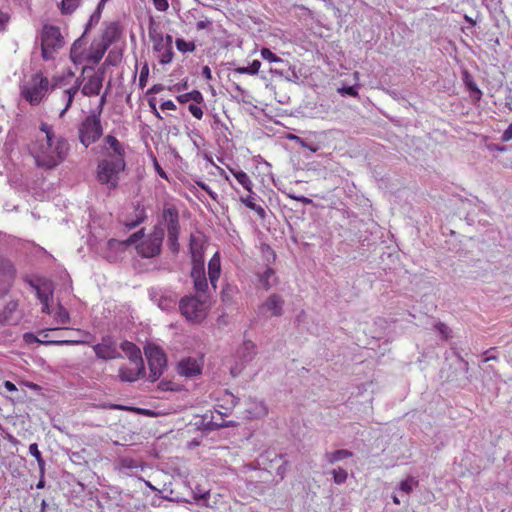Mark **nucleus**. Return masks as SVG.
<instances>
[{"label": "nucleus", "instance_id": "nucleus-26", "mask_svg": "<svg viewBox=\"0 0 512 512\" xmlns=\"http://www.w3.org/2000/svg\"><path fill=\"white\" fill-rule=\"evenodd\" d=\"M352 456L353 453L351 451L347 449H339L333 452H326L324 454V459L328 464H335L336 462L342 461Z\"/></svg>", "mask_w": 512, "mask_h": 512}, {"label": "nucleus", "instance_id": "nucleus-6", "mask_svg": "<svg viewBox=\"0 0 512 512\" xmlns=\"http://www.w3.org/2000/svg\"><path fill=\"white\" fill-rule=\"evenodd\" d=\"M84 74H86V77L81 80L82 94L88 97L99 95L105 78L104 65L97 70H94L93 67L85 66L82 70V75Z\"/></svg>", "mask_w": 512, "mask_h": 512}, {"label": "nucleus", "instance_id": "nucleus-2", "mask_svg": "<svg viewBox=\"0 0 512 512\" xmlns=\"http://www.w3.org/2000/svg\"><path fill=\"white\" fill-rule=\"evenodd\" d=\"M29 151L38 168L53 170L66 160L70 144L66 138L36 140L30 145Z\"/></svg>", "mask_w": 512, "mask_h": 512}, {"label": "nucleus", "instance_id": "nucleus-23", "mask_svg": "<svg viewBox=\"0 0 512 512\" xmlns=\"http://www.w3.org/2000/svg\"><path fill=\"white\" fill-rule=\"evenodd\" d=\"M153 50L157 53L160 64L166 65L172 62L174 56L172 46H168L164 43H158L156 45H153Z\"/></svg>", "mask_w": 512, "mask_h": 512}, {"label": "nucleus", "instance_id": "nucleus-11", "mask_svg": "<svg viewBox=\"0 0 512 512\" xmlns=\"http://www.w3.org/2000/svg\"><path fill=\"white\" fill-rule=\"evenodd\" d=\"M145 355L149 365V379L156 381L162 375L163 370L166 367V356L161 348L154 344H148L145 347Z\"/></svg>", "mask_w": 512, "mask_h": 512}, {"label": "nucleus", "instance_id": "nucleus-8", "mask_svg": "<svg viewBox=\"0 0 512 512\" xmlns=\"http://www.w3.org/2000/svg\"><path fill=\"white\" fill-rule=\"evenodd\" d=\"M64 81H65V78H63V77H55V78H53L52 84H51L52 89H63L60 94V101L63 104V108L60 110V113H59L60 118L64 117V115L70 109V107L72 106V103H73L76 95H78L79 89L82 85L80 77H78L75 80L73 85H71L67 88H64V86H65Z\"/></svg>", "mask_w": 512, "mask_h": 512}, {"label": "nucleus", "instance_id": "nucleus-61", "mask_svg": "<svg viewBox=\"0 0 512 512\" xmlns=\"http://www.w3.org/2000/svg\"><path fill=\"white\" fill-rule=\"evenodd\" d=\"M202 76L205 77L206 79L212 78L211 69L208 66H204L202 68Z\"/></svg>", "mask_w": 512, "mask_h": 512}, {"label": "nucleus", "instance_id": "nucleus-47", "mask_svg": "<svg viewBox=\"0 0 512 512\" xmlns=\"http://www.w3.org/2000/svg\"><path fill=\"white\" fill-rule=\"evenodd\" d=\"M120 465L122 468H125V469H134V468L138 467V464L136 463V461H134L132 458H129V457H122L120 459Z\"/></svg>", "mask_w": 512, "mask_h": 512}, {"label": "nucleus", "instance_id": "nucleus-22", "mask_svg": "<svg viewBox=\"0 0 512 512\" xmlns=\"http://www.w3.org/2000/svg\"><path fill=\"white\" fill-rule=\"evenodd\" d=\"M132 364L143 362L140 349L130 341H123L120 345Z\"/></svg>", "mask_w": 512, "mask_h": 512}, {"label": "nucleus", "instance_id": "nucleus-32", "mask_svg": "<svg viewBox=\"0 0 512 512\" xmlns=\"http://www.w3.org/2000/svg\"><path fill=\"white\" fill-rule=\"evenodd\" d=\"M417 486H418V480H416L414 477H408L405 480L400 482L399 487H398V492L408 495Z\"/></svg>", "mask_w": 512, "mask_h": 512}, {"label": "nucleus", "instance_id": "nucleus-17", "mask_svg": "<svg viewBox=\"0 0 512 512\" xmlns=\"http://www.w3.org/2000/svg\"><path fill=\"white\" fill-rule=\"evenodd\" d=\"M133 368L121 367L119 369V378L123 382H134L144 374V363L133 364Z\"/></svg>", "mask_w": 512, "mask_h": 512}, {"label": "nucleus", "instance_id": "nucleus-30", "mask_svg": "<svg viewBox=\"0 0 512 512\" xmlns=\"http://www.w3.org/2000/svg\"><path fill=\"white\" fill-rule=\"evenodd\" d=\"M464 83L471 92V97L475 101H479L482 97V91L478 88L477 84L468 73L464 74Z\"/></svg>", "mask_w": 512, "mask_h": 512}, {"label": "nucleus", "instance_id": "nucleus-29", "mask_svg": "<svg viewBox=\"0 0 512 512\" xmlns=\"http://www.w3.org/2000/svg\"><path fill=\"white\" fill-rule=\"evenodd\" d=\"M237 182L247 191L252 192V181L249 176L242 170L230 169Z\"/></svg>", "mask_w": 512, "mask_h": 512}, {"label": "nucleus", "instance_id": "nucleus-45", "mask_svg": "<svg viewBox=\"0 0 512 512\" xmlns=\"http://www.w3.org/2000/svg\"><path fill=\"white\" fill-rule=\"evenodd\" d=\"M437 331L441 334L443 339H449L451 337V329L444 323L439 322L435 325Z\"/></svg>", "mask_w": 512, "mask_h": 512}, {"label": "nucleus", "instance_id": "nucleus-49", "mask_svg": "<svg viewBox=\"0 0 512 512\" xmlns=\"http://www.w3.org/2000/svg\"><path fill=\"white\" fill-rule=\"evenodd\" d=\"M144 218H145V213H144V210L141 209L138 211L137 219L135 221L127 223L126 225L129 228H135L137 225H139L141 222H143Z\"/></svg>", "mask_w": 512, "mask_h": 512}, {"label": "nucleus", "instance_id": "nucleus-13", "mask_svg": "<svg viewBox=\"0 0 512 512\" xmlns=\"http://www.w3.org/2000/svg\"><path fill=\"white\" fill-rule=\"evenodd\" d=\"M256 355V344L251 340H245L236 352V358L239 361L235 367L231 368V373L236 376L238 375L243 366L251 362Z\"/></svg>", "mask_w": 512, "mask_h": 512}, {"label": "nucleus", "instance_id": "nucleus-33", "mask_svg": "<svg viewBox=\"0 0 512 512\" xmlns=\"http://www.w3.org/2000/svg\"><path fill=\"white\" fill-rule=\"evenodd\" d=\"M241 201L251 210L255 211L261 218L265 217V210L263 207L257 205L252 196H247L245 198H241Z\"/></svg>", "mask_w": 512, "mask_h": 512}, {"label": "nucleus", "instance_id": "nucleus-63", "mask_svg": "<svg viewBox=\"0 0 512 512\" xmlns=\"http://www.w3.org/2000/svg\"><path fill=\"white\" fill-rule=\"evenodd\" d=\"M162 90V86L160 84H157V85H154L152 88H151V92L153 93H158Z\"/></svg>", "mask_w": 512, "mask_h": 512}, {"label": "nucleus", "instance_id": "nucleus-62", "mask_svg": "<svg viewBox=\"0 0 512 512\" xmlns=\"http://www.w3.org/2000/svg\"><path fill=\"white\" fill-rule=\"evenodd\" d=\"M163 42L164 44L168 45V46H172V36L167 34L163 37Z\"/></svg>", "mask_w": 512, "mask_h": 512}, {"label": "nucleus", "instance_id": "nucleus-35", "mask_svg": "<svg viewBox=\"0 0 512 512\" xmlns=\"http://www.w3.org/2000/svg\"><path fill=\"white\" fill-rule=\"evenodd\" d=\"M260 67H261V62L259 60H253L252 63L248 66L236 68V72L240 73V74L255 75L258 73Z\"/></svg>", "mask_w": 512, "mask_h": 512}, {"label": "nucleus", "instance_id": "nucleus-10", "mask_svg": "<svg viewBox=\"0 0 512 512\" xmlns=\"http://www.w3.org/2000/svg\"><path fill=\"white\" fill-rule=\"evenodd\" d=\"M163 221L167 229L168 245L173 253L179 251L178 237L180 233L179 215L174 207L164 208Z\"/></svg>", "mask_w": 512, "mask_h": 512}, {"label": "nucleus", "instance_id": "nucleus-51", "mask_svg": "<svg viewBox=\"0 0 512 512\" xmlns=\"http://www.w3.org/2000/svg\"><path fill=\"white\" fill-rule=\"evenodd\" d=\"M153 4L155 8L160 12L166 11L169 7L168 0H153Z\"/></svg>", "mask_w": 512, "mask_h": 512}, {"label": "nucleus", "instance_id": "nucleus-39", "mask_svg": "<svg viewBox=\"0 0 512 512\" xmlns=\"http://www.w3.org/2000/svg\"><path fill=\"white\" fill-rule=\"evenodd\" d=\"M40 131L44 133V137L40 140H49V138H64L61 135H56L53 127L47 123H41Z\"/></svg>", "mask_w": 512, "mask_h": 512}, {"label": "nucleus", "instance_id": "nucleus-54", "mask_svg": "<svg viewBox=\"0 0 512 512\" xmlns=\"http://www.w3.org/2000/svg\"><path fill=\"white\" fill-rule=\"evenodd\" d=\"M102 11L103 10H98V6L96 7V10L94 11V13L90 17V20H89V23H88V27L92 26L93 24L98 23V21L100 20Z\"/></svg>", "mask_w": 512, "mask_h": 512}, {"label": "nucleus", "instance_id": "nucleus-43", "mask_svg": "<svg viewBox=\"0 0 512 512\" xmlns=\"http://www.w3.org/2000/svg\"><path fill=\"white\" fill-rule=\"evenodd\" d=\"M288 139L292 140V141H295L297 144H299L301 147L303 148H307L309 149L311 152H316L318 150V147L317 146H314V145H311L309 143H307L304 139H302L301 137L299 136H296V135H289L288 136Z\"/></svg>", "mask_w": 512, "mask_h": 512}, {"label": "nucleus", "instance_id": "nucleus-56", "mask_svg": "<svg viewBox=\"0 0 512 512\" xmlns=\"http://www.w3.org/2000/svg\"><path fill=\"white\" fill-rule=\"evenodd\" d=\"M501 140L503 142H508V141L512 140V123L502 133Z\"/></svg>", "mask_w": 512, "mask_h": 512}, {"label": "nucleus", "instance_id": "nucleus-57", "mask_svg": "<svg viewBox=\"0 0 512 512\" xmlns=\"http://www.w3.org/2000/svg\"><path fill=\"white\" fill-rule=\"evenodd\" d=\"M211 25H212V22H211V20H209V19L199 20V21L196 23V29H197V30H204V29H208Z\"/></svg>", "mask_w": 512, "mask_h": 512}, {"label": "nucleus", "instance_id": "nucleus-41", "mask_svg": "<svg viewBox=\"0 0 512 512\" xmlns=\"http://www.w3.org/2000/svg\"><path fill=\"white\" fill-rule=\"evenodd\" d=\"M260 53H261L262 58L269 62H274V63H282L283 62V59L278 57L275 53H273L268 48H262Z\"/></svg>", "mask_w": 512, "mask_h": 512}, {"label": "nucleus", "instance_id": "nucleus-12", "mask_svg": "<svg viewBox=\"0 0 512 512\" xmlns=\"http://www.w3.org/2000/svg\"><path fill=\"white\" fill-rule=\"evenodd\" d=\"M284 298L276 293L270 294L260 305L257 306L256 315L262 319L281 317L284 313Z\"/></svg>", "mask_w": 512, "mask_h": 512}, {"label": "nucleus", "instance_id": "nucleus-59", "mask_svg": "<svg viewBox=\"0 0 512 512\" xmlns=\"http://www.w3.org/2000/svg\"><path fill=\"white\" fill-rule=\"evenodd\" d=\"M154 167H155L157 174L161 178L167 179V175H166L165 171L161 168V166L159 165V163L157 162L156 159H154Z\"/></svg>", "mask_w": 512, "mask_h": 512}, {"label": "nucleus", "instance_id": "nucleus-27", "mask_svg": "<svg viewBox=\"0 0 512 512\" xmlns=\"http://www.w3.org/2000/svg\"><path fill=\"white\" fill-rule=\"evenodd\" d=\"M148 36H149V39L152 41L153 45H156L158 43L159 44L164 43L163 42L164 35L161 33L158 25L156 24V22L153 19L150 20V23L148 26Z\"/></svg>", "mask_w": 512, "mask_h": 512}, {"label": "nucleus", "instance_id": "nucleus-52", "mask_svg": "<svg viewBox=\"0 0 512 512\" xmlns=\"http://www.w3.org/2000/svg\"><path fill=\"white\" fill-rule=\"evenodd\" d=\"M209 495H210L209 490L202 491V490L197 489V491H194V499L197 502L202 501V500H207L209 498Z\"/></svg>", "mask_w": 512, "mask_h": 512}, {"label": "nucleus", "instance_id": "nucleus-58", "mask_svg": "<svg viewBox=\"0 0 512 512\" xmlns=\"http://www.w3.org/2000/svg\"><path fill=\"white\" fill-rule=\"evenodd\" d=\"M161 109L162 110H175L176 109V105L174 104L173 101L167 100V101H164L161 104Z\"/></svg>", "mask_w": 512, "mask_h": 512}, {"label": "nucleus", "instance_id": "nucleus-16", "mask_svg": "<svg viewBox=\"0 0 512 512\" xmlns=\"http://www.w3.org/2000/svg\"><path fill=\"white\" fill-rule=\"evenodd\" d=\"M151 299L157 303L158 307L164 311H169L176 306L177 303V295L172 291H162L151 289L150 290Z\"/></svg>", "mask_w": 512, "mask_h": 512}, {"label": "nucleus", "instance_id": "nucleus-28", "mask_svg": "<svg viewBox=\"0 0 512 512\" xmlns=\"http://www.w3.org/2000/svg\"><path fill=\"white\" fill-rule=\"evenodd\" d=\"M177 100L182 104L188 103L190 101H193L197 104H201L203 103L204 98L200 91L192 90L191 92L178 95Z\"/></svg>", "mask_w": 512, "mask_h": 512}, {"label": "nucleus", "instance_id": "nucleus-14", "mask_svg": "<svg viewBox=\"0 0 512 512\" xmlns=\"http://www.w3.org/2000/svg\"><path fill=\"white\" fill-rule=\"evenodd\" d=\"M142 230L132 234L128 239L124 241H119L116 239H110L107 242L108 253L106 258L110 262H114L118 259V254L122 253L129 245L137 242L140 235H142Z\"/></svg>", "mask_w": 512, "mask_h": 512}, {"label": "nucleus", "instance_id": "nucleus-7", "mask_svg": "<svg viewBox=\"0 0 512 512\" xmlns=\"http://www.w3.org/2000/svg\"><path fill=\"white\" fill-rule=\"evenodd\" d=\"M181 314L193 323H200L206 317L205 302L195 296H185L179 302Z\"/></svg>", "mask_w": 512, "mask_h": 512}, {"label": "nucleus", "instance_id": "nucleus-9", "mask_svg": "<svg viewBox=\"0 0 512 512\" xmlns=\"http://www.w3.org/2000/svg\"><path fill=\"white\" fill-rule=\"evenodd\" d=\"M163 238L164 229L159 226L154 227L152 233L137 245V252L144 258L157 256L161 251Z\"/></svg>", "mask_w": 512, "mask_h": 512}, {"label": "nucleus", "instance_id": "nucleus-46", "mask_svg": "<svg viewBox=\"0 0 512 512\" xmlns=\"http://www.w3.org/2000/svg\"><path fill=\"white\" fill-rule=\"evenodd\" d=\"M189 112L197 119H201L203 117V110L197 103L189 104L188 106Z\"/></svg>", "mask_w": 512, "mask_h": 512}, {"label": "nucleus", "instance_id": "nucleus-40", "mask_svg": "<svg viewBox=\"0 0 512 512\" xmlns=\"http://www.w3.org/2000/svg\"><path fill=\"white\" fill-rule=\"evenodd\" d=\"M54 317H55L56 322L59 324H66L70 320L68 311L61 305L58 306V309L55 312Z\"/></svg>", "mask_w": 512, "mask_h": 512}, {"label": "nucleus", "instance_id": "nucleus-53", "mask_svg": "<svg viewBox=\"0 0 512 512\" xmlns=\"http://www.w3.org/2000/svg\"><path fill=\"white\" fill-rule=\"evenodd\" d=\"M339 91L343 95L345 94V95H349V96H352V97H356L358 95V91H357V88L355 86L343 87Z\"/></svg>", "mask_w": 512, "mask_h": 512}, {"label": "nucleus", "instance_id": "nucleus-42", "mask_svg": "<svg viewBox=\"0 0 512 512\" xmlns=\"http://www.w3.org/2000/svg\"><path fill=\"white\" fill-rule=\"evenodd\" d=\"M333 480L336 484H343L347 480V472L343 468H337L332 471Z\"/></svg>", "mask_w": 512, "mask_h": 512}, {"label": "nucleus", "instance_id": "nucleus-64", "mask_svg": "<svg viewBox=\"0 0 512 512\" xmlns=\"http://www.w3.org/2000/svg\"><path fill=\"white\" fill-rule=\"evenodd\" d=\"M50 330H42L39 332V336H41L42 338H40L41 340H46V338L48 337V332Z\"/></svg>", "mask_w": 512, "mask_h": 512}, {"label": "nucleus", "instance_id": "nucleus-20", "mask_svg": "<svg viewBox=\"0 0 512 512\" xmlns=\"http://www.w3.org/2000/svg\"><path fill=\"white\" fill-rule=\"evenodd\" d=\"M191 278L193 279L194 288L197 292H205L208 288V282L205 276V269L200 265L192 267Z\"/></svg>", "mask_w": 512, "mask_h": 512}, {"label": "nucleus", "instance_id": "nucleus-4", "mask_svg": "<svg viewBox=\"0 0 512 512\" xmlns=\"http://www.w3.org/2000/svg\"><path fill=\"white\" fill-rule=\"evenodd\" d=\"M64 38L59 27L44 25L41 33V52L44 60L54 59L55 54L64 46Z\"/></svg>", "mask_w": 512, "mask_h": 512}, {"label": "nucleus", "instance_id": "nucleus-50", "mask_svg": "<svg viewBox=\"0 0 512 512\" xmlns=\"http://www.w3.org/2000/svg\"><path fill=\"white\" fill-rule=\"evenodd\" d=\"M267 409L266 407L262 404V403H259L257 404L256 406V412L253 413L251 416H249L250 418H257V417H262V416H265L267 414Z\"/></svg>", "mask_w": 512, "mask_h": 512}, {"label": "nucleus", "instance_id": "nucleus-34", "mask_svg": "<svg viewBox=\"0 0 512 512\" xmlns=\"http://www.w3.org/2000/svg\"><path fill=\"white\" fill-rule=\"evenodd\" d=\"M81 0H62L60 10L62 14L73 13L80 5Z\"/></svg>", "mask_w": 512, "mask_h": 512}, {"label": "nucleus", "instance_id": "nucleus-19", "mask_svg": "<svg viewBox=\"0 0 512 512\" xmlns=\"http://www.w3.org/2000/svg\"><path fill=\"white\" fill-rule=\"evenodd\" d=\"M178 372L186 377H194L201 373V367L195 359H185L179 363Z\"/></svg>", "mask_w": 512, "mask_h": 512}, {"label": "nucleus", "instance_id": "nucleus-55", "mask_svg": "<svg viewBox=\"0 0 512 512\" xmlns=\"http://www.w3.org/2000/svg\"><path fill=\"white\" fill-rule=\"evenodd\" d=\"M10 20V17L7 13L0 10V29L4 30Z\"/></svg>", "mask_w": 512, "mask_h": 512}, {"label": "nucleus", "instance_id": "nucleus-31", "mask_svg": "<svg viewBox=\"0 0 512 512\" xmlns=\"http://www.w3.org/2000/svg\"><path fill=\"white\" fill-rule=\"evenodd\" d=\"M106 49V45H102L100 43L97 44V46H92L87 59L97 64L103 58Z\"/></svg>", "mask_w": 512, "mask_h": 512}, {"label": "nucleus", "instance_id": "nucleus-37", "mask_svg": "<svg viewBox=\"0 0 512 512\" xmlns=\"http://www.w3.org/2000/svg\"><path fill=\"white\" fill-rule=\"evenodd\" d=\"M176 48L182 52H193L196 49L194 42H187L183 38H177L175 41Z\"/></svg>", "mask_w": 512, "mask_h": 512}, {"label": "nucleus", "instance_id": "nucleus-21", "mask_svg": "<svg viewBox=\"0 0 512 512\" xmlns=\"http://www.w3.org/2000/svg\"><path fill=\"white\" fill-rule=\"evenodd\" d=\"M221 263L219 253L216 252L208 263V275L209 280L214 289H216V283L220 277Z\"/></svg>", "mask_w": 512, "mask_h": 512}, {"label": "nucleus", "instance_id": "nucleus-1", "mask_svg": "<svg viewBox=\"0 0 512 512\" xmlns=\"http://www.w3.org/2000/svg\"><path fill=\"white\" fill-rule=\"evenodd\" d=\"M101 154L103 157L97 163L96 179L107 190H115L126 168L125 146L115 136L108 134L103 139Z\"/></svg>", "mask_w": 512, "mask_h": 512}, {"label": "nucleus", "instance_id": "nucleus-15", "mask_svg": "<svg viewBox=\"0 0 512 512\" xmlns=\"http://www.w3.org/2000/svg\"><path fill=\"white\" fill-rule=\"evenodd\" d=\"M92 348L99 359L112 360L121 357V354L111 337H104L101 343L93 345Z\"/></svg>", "mask_w": 512, "mask_h": 512}, {"label": "nucleus", "instance_id": "nucleus-3", "mask_svg": "<svg viewBox=\"0 0 512 512\" xmlns=\"http://www.w3.org/2000/svg\"><path fill=\"white\" fill-rule=\"evenodd\" d=\"M49 86L48 78L36 73L21 87V95L30 105H38L46 96Z\"/></svg>", "mask_w": 512, "mask_h": 512}, {"label": "nucleus", "instance_id": "nucleus-48", "mask_svg": "<svg viewBox=\"0 0 512 512\" xmlns=\"http://www.w3.org/2000/svg\"><path fill=\"white\" fill-rule=\"evenodd\" d=\"M107 94L108 92L105 91L101 97H100V100H99V104L97 106V108L91 112V114H98L99 115V118H101V114H102V111H103V108H104V105L107 101Z\"/></svg>", "mask_w": 512, "mask_h": 512}, {"label": "nucleus", "instance_id": "nucleus-38", "mask_svg": "<svg viewBox=\"0 0 512 512\" xmlns=\"http://www.w3.org/2000/svg\"><path fill=\"white\" fill-rule=\"evenodd\" d=\"M29 453L37 460L39 468L41 472H44L45 462L42 458L41 452L38 449V445L36 443H32L29 446Z\"/></svg>", "mask_w": 512, "mask_h": 512}, {"label": "nucleus", "instance_id": "nucleus-44", "mask_svg": "<svg viewBox=\"0 0 512 512\" xmlns=\"http://www.w3.org/2000/svg\"><path fill=\"white\" fill-rule=\"evenodd\" d=\"M148 76H149V66L145 62L141 68L140 75H139V86L141 89H143L146 86L147 81H148Z\"/></svg>", "mask_w": 512, "mask_h": 512}, {"label": "nucleus", "instance_id": "nucleus-24", "mask_svg": "<svg viewBox=\"0 0 512 512\" xmlns=\"http://www.w3.org/2000/svg\"><path fill=\"white\" fill-rule=\"evenodd\" d=\"M24 340L27 343L38 342L44 345H65V344H83L87 343L86 341H71V340H41L37 336L32 333H25Z\"/></svg>", "mask_w": 512, "mask_h": 512}, {"label": "nucleus", "instance_id": "nucleus-60", "mask_svg": "<svg viewBox=\"0 0 512 512\" xmlns=\"http://www.w3.org/2000/svg\"><path fill=\"white\" fill-rule=\"evenodd\" d=\"M3 386H4V388H5L7 391H9V392L17 391V387H16V385H15L14 383H12L11 381H8V380H7V381H5V382L3 383Z\"/></svg>", "mask_w": 512, "mask_h": 512}, {"label": "nucleus", "instance_id": "nucleus-36", "mask_svg": "<svg viewBox=\"0 0 512 512\" xmlns=\"http://www.w3.org/2000/svg\"><path fill=\"white\" fill-rule=\"evenodd\" d=\"M275 271L272 268H266V270L260 275L259 281L265 290H269L272 287L271 279L274 278Z\"/></svg>", "mask_w": 512, "mask_h": 512}, {"label": "nucleus", "instance_id": "nucleus-18", "mask_svg": "<svg viewBox=\"0 0 512 512\" xmlns=\"http://www.w3.org/2000/svg\"><path fill=\"white\" fill-rule=\"evenodd\" d=\"M18 308V303L16 301H10L6 304L4 309L0 311V324L2 325H13L17 324L19 318L15 316V313Z\"/></svg>", "mask_w": 512, "mask_h": 512}, {"label": "nucleus", "instance_id": "nucleus-25", "mask_svg": "<svg viewBox=\"0 0 512 512\" xmlns=\"http://www.w3.org/2000/svg\"><path fill=\"white\" fill-rule=\"evenodd\" d=\"M190 253L193 262L192 267H196L200 265L204 267L203 253L201 246L195 241V238L192 236L190 239Z\"/></svg>", "mask_w": 512, "mask_h": 512}, {"label": "nucleus", "instance_id": "nucleus-5", "mask_svg": "<svg viewBox=\"0 0 512 512\" xmlns=\"http://www.w3.org/2000/svg\"><path fill=\"white\" fill-rule=\"evenodd\" d=\"M79 141L86 148L97 142L103 135L101 118L98 114H90L84 118L78 128Z\"/></svg>", "mask_w": 512, "mask_h": 512}]
</instances>
